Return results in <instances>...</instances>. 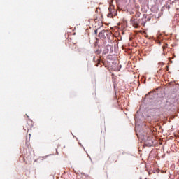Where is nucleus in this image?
<instances>
[{"label":"nucleus","mask_w":179,"mask_h":179,"mask_svg":"<svg viewBox=\"0 0 179 179\" xmlns=\"http://www.w3.org/2000/svg\"><path fill=\"white\" fill-rule=\"evenodd\" d=\"M109 13L108 14V17H114V16H117V10L111 8L110 7L108 8Z\"/></svg>","instance_id":"1"},{"label":"nucleus","mask_w":179,"mask_h":179,"mask_svg":"<svg viewBox=\"0 0 179 179\" xmlns=\"http://www.w3.org/2000/svg\"><path fill=\"white\" fill-rule=\"evenodd\" d=\"M108 162L109 163H117V157L111 155L108 157Z\"/></svg>","instance_id":"2"},{"label":"nucleus","mask_w":179,"mask_h":179,"mask_svg":"<svg viewBox=\"0 0 179 179\" xmlns=\"http://www.w3.org/2000/svg\"><path fill=\"white\" fill-rule=\"evenodd\" d=\"M133 25L135 29H138V27H139V21L138 20H134L133 21Z\"/></svg>","instance_id":"3"},{"label":"nucleus","mask_w":179,"mask_h":179,"mask_svg":"<svg viewBox=\"0 0 179 179\" xmlns=\"http://www.w3.org/2000/svg\"><path fill=\"white\" fill-rule=\"evenodd\" d=\"M104 33H106V31H101L99 32L98 37H99V38H106V35Z\"/></svg>","instance_id":"4"},{"label":"nucleus","mask_w":179,"mask_h":179,"mask_svg":"<svg viewBox=\"0 0 179 179\" xmlns=\"http://www.w3.org/2000/svg\"><path fill=\"white\" fill-rule=\"evenodd\" d=\"M75 50H78V52H82V48H79L78 45L75 46Z\"/></svg>","instance_id":"5"},{"label":"nucleus","mask_w":179,"mask_h":179,"mask_svg":"<svg viewBox=\"0 0 179 179\" xmlns=\"http://www.w3.org/2000/svg\"><path fill=\"white\" fill-rule=\"evenodd\" d=\"M26 158H27L28 160H31V155L29 154L27 157H26Z\"/></svg>","instance_id":"6"},{"label":"nucleus","mask_w":179,"mask_h":179,"mask_svg":"<svg viewBox=\"0 0 179 179\" xmlns=\"http://www.w3.org/2000/svg\"><path fill=\"white\" fill-rule=\"evenodd\" d=\"M168 45H169L165 44L164 46H162L163 51H164V50H165L166 48H167Z\"/></svg>","instance_id":"7"},{"label":"nucleus","mask_w":179,"mask_h":179,"mask_svg":"<svg viewBox=\"0 0 179 179\" xmlns=\"http://www.w3.org/2000/svg\"><path fill=\"white\" fill-rule=\"evenodd\" d=\"M97 61H98V63H97V64L96 65V66H99V64H100V62H101V61H100V59H97Z\"/></svg>","instance_id":"8"},{"label":"nucleus","mask_w":179,"mask_h":179,"mask_svg":"<svg viewBox=\"0 0 179 179\" xmlns=\"http://www.w3.org/2000/svg\"><path fill=\"white\" fill-rule=\"evenodd\" d=\"M142 26H145V24H146V22H143L141 23Z\"/></svg>","instance_id":"9"},{"label":"nucleus","mask_w":179,"mask_h":179,"mask_svg":"<svg viewBox=\"0 0 179 179\" xmlns=\"http://www.w3.org/2000/svg\"><path fill=\"white\" fill-rule=\"evenodd\" d=\"M95 34H97V30L94 31Z\"/></svg>","instance_id":"10"},{"label":"nucleus","mask_w":179,"mask_h":179,"mask_svg":"<svg viewBox=\"0 0 179 179\" xmlns=\"http://www.w3.org/2000/svg\"><path fill=\"white\" fill-rule=\"evenodd\" d=\"M94 61H96V57H94Z\"/></svg>","instance_id":"11"}]
</instances>
